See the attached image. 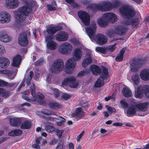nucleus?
<instances>
[{
    "instance_id": "obj_7",
    "label": "nucleus",
    "mask_w": 149,
    "mask_h": 149,
    "mask_svg": "<svg viewBox=\"0 0 149 149\" xmlns=\"http://www.w3.org/2000/svg\"><path fill=\"white\" fill-rule=\"evenodd\" d=\"M117 19V16L113 13H108L104 14L102 17L97 21L98 25L102 27H104L107 25L108 22L113 23Z\"/></svg>"
},
{
    "instance_id": "obj_15",
    "label": "nucleus",
    "mask_w": 149,
    "mask_h": 149,
    "mask_svg": "<svg viewBox=\"0 0 149 149\" xmlns=\"http://www.w3.org/2000/svg\"><path fill=\"white\" fill-rule=\"evenodd\" d=\"M78 15L79 18L85 26H88L89 25L90 18L89 15L87 12L80 10L78 12Z\"/></svg>"
},
{
    "instance_id": "obj_3",
    "label": "nucleus",
    "mask_w": 149,
    "mask_h": 149,
    "mask_svg": "<svg viewBox=\"0 0 149 149\" xmlns=\"http://www.w3.org/2000/svg\"><path fill=\"white\" fill-rule=\"evenodd\" d=\"M120 11L123 17L127 19V22H124L125 24L132 25L134 27L137 26L138 19H131L135 15V12L132 7L128 5L123 6L120 8Z\"/></svg>"
},
{
    "instance_id": "obj_64",
    "label": "nucleus",
    "mask_w": 149,
    "mask_h": 149,
    "mask_svg": "<svg viewBox=\"0 0 149 149\" xmlns=\"http://www.w3.org/2000/svg\"><path fill=\"white\" fill-rule=\"evenodd\" d=\"M122 125V123L118 122L114 123L112 124V125L114 126H121Z\"/></svg>"
},
{
    "instance_id": "obj_57",
    "label": "nucleus",
    "mask_w": 149,
    "mask_h": 149,
    "mask_svg": "<svg viewBox=\"0 0 149 149\" xmlns=\"http://www.w3.org/2000/svg\"><path fill=\"white\" fill-rule=\"evenodd\" d=\"M62 97L64 100H67L70 98V96L67 93H64L62 95Z\"/></svg>"
},
{
    "instance_id": "obj_34",
    "label": "nucleus",
    "mask_w": 149,
    "mask_h": 149,
    "mask_svg": "<svg viewBox=\"0 0 149 149\" xmlns=\"http://www.w3.org/2000/svg\"><path fill=\"white\" fill-rule=\"evenodd\" d=\"M37 114L39 116H42V114H44L47 115H55V114L54 112H51L49 110L46 109H43L41 111H38L37 112Z\"/></svg>"
},
{
    "instance_id": "obj_10",
    "label": "nucleus",
    "mask_w": 149,
    "mask_h": 149,
    "mask_svg": "<svg viewBox=\"0 0 149 149\" xmlns=\"http://www.w3.org/2000/svg\"><path fill=\"white\" fill-rule=\"evenodd\" d=\"M64 69L63 61L60 59H58L54 61L51 67L52 72L58 73L63 70Z\"/></svg>"
},
{
    "instance_id": "obj_47",
    "label": "nucleus",
    "mask_w": 149,
    "mask_h": 149,
    "mask_svg": "<svg viewBox=\"0 0 149 149\" xmlns=\"http://www.w3.org/2000/svg\"><path fill=\"white\" fill-rule=\"evenodd\" d=\"M115 95L114 93H113L111 96H108L107 97H105V99L106 101L111 100L112 102H114L115 100Z\"/></svg>"
},
{
    "instance_id": "obj_37",
    "label": "nucleus",
    "mask_w": 149,
    "mask_h": 149,
    "mask_svg": "<svg viewBox=\"0 0 149 149\" xmlns=\"http://www.w3.org/2000/svg\"><path fill=\"white\" fill-rule=\"evenodd\" d=\"M22 132V130H12L8 133V135L10 136H15L21 134Z\"/></svg>"
},
{
    "instance_id": "obj_40",
    "label": "nucleus",
    "mask_w": 149,
    "mask_h": 149,
    "mask_svg": "<svg viewBox=\"0 0 149 149\" xmlns=\"http://www.w3.org/2000/svg\"><path fill=\"white\" fill-rule=\"evenodd\" d=\"M132 79L134 85H137L139 84L140 79L138 74L133 75L132 77Z\"/></svg>"
},
{
    "instance_id": "obj_11",
    "label": "nucleus",
    "mask_w": 149,
    "mask_h": 149,
    "mask_svg": "<svg viewBox=\"0 0 149 149\" xmlns=\"http://www.w3.org/2000/svg\"><path fill=\"white\" fill-rule=\"evenodd\" d=\"M72 49V46L69 43L65 42L62 43L59 46L58 50L59 52L63 55L70 54Z\"/></svg>"
},
{
    "instance_id": "obj_61",
    "label": "nucleus",
    "mask_w": 149,
    "mask_h": 149,
    "mask_svg": "<svg viewBox=\"0 0 149 149\" xmlns=\"http://www.w3.org/2000/svg\"><path fill=\"white\" fill-rule=\"evenodd\" d=\"M51 77L52 75L50 74H47L46 77V81L47 82V83L48 84L50 83V82Z\"/></svg>"
},
{
    "instance_id": "obj_30",
    "label": "nucleus",
    "mask_w": 149,
    "mask_h": 149,
    "mask_svg": "<svg viewBox=\"0 0 149 149\" xmlns=\"http://www.w3.org/2000/svg\"><path fill=\"white\" fill-rule=\"evenodd\" d=\"M21 57L19 55H17L14 57L12 63V65L13 66L19 68L21 61Z\"/></svg>"
},
{
    "instance_id": "obj_20",
    "label": "nucleus",
    "mask_w": 149,
    "mask_h": 149,
    "mask_svg": "<svg viewBox=\"0 0 149 149\" xmlns=\"http://www.w3.org/2000/svg\"><path fill=\"white\" fill-rule=\"evenodd\" d=\"M68 34L65 31H61L58 32L55 36L56 39L59 42L66 41L68 39Z\"/></svg>"
},
{
    "instance_id": "obj_22",
    "label": "nucleus",
    "mask_w": 149,
    "mask_h": 149,
    "mask_svg": "<svg viewBox=\"0 0 149 149\" xmlns=\"http://www.w3.org/2000/svg\"><path fill=\"white\" fill-rule=\"evenodd\" d=\"M91 51L89 50L88 51V53L86 54V58L84 59L82 63V65L83 67H86L88 64L91 63L92 55L91 54Z\"/></svg>"
},
{
    "instance_id": "obj_19",
    "label": "nucleus",
    "mask_w": 149,
    "mask_h": 149,
    "mask_svg": "<svg viewBox=\"0 0 149 149\" xmlns=\"http://www.w3.org/2000/svg\"><path fill=\"white\" fill-rule=\"evenodd\" d=\"M12 69L13 70H12V71L8 70H0V73L6 74L8 76L9 79H13L16 74L18 70L15 68H14Z\"/></svg>"
},
{
    "instance_id": "obj_13",
    "label": "nucleus",
    "mask_w": 149,
    "mask_h": 149,
    "mask_svg": "<svg viewBox=\"0 0 149 149\" xmlns=\"http://www.w3.org/2000/svg\"><path fill=\"white\" fill-rule=\"evenodd\" d=\"M126 28L125 26L118 25L115 27L114 32H112L110 31L108 33L107 35L110 37L113 36L114 34L119 36L123 35L126 32Z\"/></svg>"
},
{
    "instance_id": "obj_42",
    "label": "nucleus",
    "mask_w": 149,
    "mask_h": 149,
    "mask_svg": "<svg viewBox=\"0 0 149 149\" xmlns=\"http://www.w3.org/2000/svg\"><path fill=\"white\" fill-rule=\"evenodd\" d=\"M0 94L4 97H7L8 96L9 93L8 91H6L5 89L0 88Z\"/></svg>"
},
{
    "instance_id": "obj_9",
    "label": "nucleus",
    "mask_w": 149,
    "mask_h": 149,
    "mask_svg": "<svg viewBox=\"0 0 149 149\" xmlns=\"http://www.w3.org/2000/svg\"><path fill=\"white\" fill-rule=\"evenodd\" d=\"M102 70L100 76L98 79L94 84L95 87H100L102 86L104 84V80L109 77L108 69L104 66H102Z\"/></svg>"
},
{
    "instance_id": "obj_8",
    "label": "nucleus",
    "mask_w": 149,
    "mask_h": 149,
    "mask_svg": "<svg viewBox=\"0 0 149 149\" xmlns=\"http://www.w3.org/2000/svg\"><path fill=\"white\" fill-rule=\"evenodd\" d=\"M135 97L137 98H141L143 96V93L146 96L149 97V86L145 85L142 86H139L137 89L135 86Z\"/></svg>"
},
{
    "instance_id": "obj_36",
    "label": "nucleus",
    "mask_w": 149,
    "mask_h": 149,
    "mask_svg": "<svg viewBox=\"0 0 149 149\" xmlns=\"http://www.w3.org/2000/svg\"><path fill=\"white\" fill-rule=\"evenodd\" d=\"M122 92L123 95L125 97H130L132 94L131 90L127 87H125L123 88Z\"/></svg>"
},
{
    "instance_id": "obj_49",
    "label": "nucleus",
    "mask_w": 149,
    "mask_h": 149,
    "mask_svg": "<svg viewBox=\"0 0 149 149\" xmlns=\"http://www.w3.org/2000/svg\"><path fill=\"white\" fill-rule=\"evenodd\" d=\"M45 129L46 131L48 132H52L54 131L56 129L54 127L49 125L46 126Z\"/></svg>"
},
{
    "instance_id": "obj_14",
    "label": "nucleus",
    "mask_w": 149,
    "mask_h": 149,
    "mask_svg": "<svg viewBox=\"0 0 149 149\" xmlns=\"http://www.w3.org/2000/svg\"><path fill=\"white\" fill-rule=\"evenodd\" d=\"M53 36L49 35L46 36L45 42L47 48L50 50H54L56 49L58 46V44L53 40Z\"/></svg>"
},
{
    "instance_id": "obj_31",
    "label": "nucleus",
    "mask_w": 149,
    "mask_h": 149,
    "mask_svg": "<svg viewBox=\"0 0 149 149\" xmlns=\"http://www.w3.org/2000/svg\"><path fill=\"white\" fill-rule=\"evenodd\" d=\"M61 29L58 26H48L47 29L46 31L47 33L52 34H54L57 31Z\"/></svg>"
},
{
    "instance_id": "obj_18",
    "label": "nucleus",
    "mask_w": 149,
    "mask_h": 149,
    "mask_svg": "<svg viewBox=\"0 0 149 149\" xmlns=\"http://www.w3.org/2000/svg\"><path fill=\"white\" fill-rule=\"evenodd\" d=\"M11 16L8 13L2 11L0 12V23H8L11 21Z\"/></svg>"
},
{
    "instance_id": "obj_35",
    "label": "nucleus",
    "mask_w": 149,
    "mask_h": 149,
    "mask_svg": "<svg viewBox=\"0 0 149 149\" xmlns=\"http://www.w3.org/2000/svg\"><path fill=\"white\" fill-rule=\"evenodd\" d=\"M49 105L50 108L56 110L60 109L61 107V105L59 103L54 102H49Z\"/></svg>"
},
{
    "instance_id": "obj_51",
    "label": "nucleus",
    "mask_w": 149,
    "mask_h": 149,
    "mask_svg": "<svg viewBox=\"0 0 149 149\" xmlns=\"http://www.w3.org/2000/svg\"><path fill=\"white\" fill-rule=\"evenodd\" d=\"M116 44H115L113 45L109 46L107 47V50L109 52H113L116 48L115 45Z\"/></svg>"
},
{
    "instance_id": "obj_29",
    "label": "nucleus",
    "mask_w": 149,
    "mask_h": 149,
    "mask_svg": "<svg viewBox=\"0 0 149 149\" xmlns=\"http://www.w3.org/2000/svg\"><path fill=\"white\" fill-rule=\"evenodd\" d=\"M90 69L94 75L97 76L100 74H101L102 72V68L101 69L98 66L95 65H91L90 67Z\"/></svg>"
},
{
    "instance_id": "obj_38",
    "label": "nucleus",
    "mask_w": 149,
    "mask_h": 149,
    "mask_svg": "<svg viewBox=\"0 0 149 149\" xmlns=\"http://www.w3.org/2000/svg\"><path fill=\"white\" fill-rule=\"evenodd\" d=\"M31 123L29 121H24L22 124L21 128L23 129H28L30 128Z\"/></svg>"
},
{
    "instance_id": "obj_44",
    "label": "nucleus",
    "mask_w": 149,
    "mask_h": 149,
    "mask_svg": "<svg viewBox=\"0 0 149 149\" xmlns=\"http://www.w3.org/2000/svg\"><path fill=\"white\" fill-rule=\"evenodd\" d=\"M120 104L123 109H125L128 107V104L124 99L121 100Z\"/></svg>"
},
{
    "instance_id": "obj_55",
    "label": "nucleus",
    "mask_w": 149,
    "mask_h": 149,
    "mask_svg": "<svg viewBox=\"0 0 149 149\" xmlns=\"http://www.w3.org/2000/svg\"><path fill=\"white\" fill-rule=\"evenodd\" d=\"M18 84L17 83H9L8 82V84H6V86H8V87H14L15 88L17 85Z\"/></svg>"
},
{
    "instance_id": "obj_21",
    "label": "nucleus",
    "mask_w": 149,
    "mask_h": 149,
    "mask_svg": "<svg viewBox=\"0 0 149 149\" xmlns=\"http://www.w3.org/2000/svg\"><path fill=\"white\" fill-rule=\"evenodd\" d=\"M18 42L22 46H25L27 45L29 41L25 32L22 33L18 37Z\"/></svg>"
},
{
    "instance_id": "obj_28",
    "label": "nucleus",
    "mask_w": 149,
    "mask_h": 149,
    "mask_svg": "<svg viewBox=\"0 0 149 149\" xmlns=\"http://www.w3.org/2000/svg\"><path fill=\"white\" fill-rule=\"evenodd\" d=\"M9 120L11 125L13 127H17L19 126L22 122L20 118L16 117L11 118Z\"/></svg>"
},
{
    "instance_id": "obj_50",
    "label": "nucleus",
    "mask_w": 149,
    "mask_h": 149,
    "mask_svg": "<svg viewBox=\"0 0 149 149\" xmlns=\"http://www.w3.org/2000/svg\"><path fill=\"white\" fill-rule=\"evenodd\" d=\"M105 107L110 114L112 112H116V110L114 108L110 107L107 105H106Z\"/></svg>"
},
{
    "instance_id": "obj_25",
    "label": "nucleus",
    "mask_w": 149,
    "mask_h": 149,
    "mask_svg": "<svg viewBox=\"0 0 149 149\" xmlns=\"http://www.w3.org/2000/svg\"><path fill=\"white\" fill-rule=\"evenodd\" d=\"M11 38L7 34L5 31L0 32V41L4 43H7L10 41Z\"/></svg>"
},
{
    "instance_id": "obj_1",
    "label": "nucleus",
    "mask_w": 149,
    "mask_h": 149,
    "mask_svg": "<svg viewBox=\"0 0 149 149\" xmlns=\"http://www.w3.org/2000/svg\"><path fill=\"white\" fill-rule=\"evenodd\" d=\"M21 1L25 5L19 7L14 12L15 22L14 26L15 29L17 31V29L20 30L24 24V21L26 17L31 12L32 7L35 3L33 0H21Z\"/></svg>"
},
{
    "instance_id": "obj_33",
    "label": "nucleus",
    "mask_w": 149,
    "mask_h": 149,
    "mask_svg": "<svg viewBox=\"0 0 149 149\" xmlns=\"http://www.w3.org/2000/svg\"><path fill=\"white\" fill-rule=\"evenodd\" d=\"M85 113L84 112L81 108H77L75 112L72 114V116L73 117H77L80 118L85 115Z\"/></svg>"
},
{
    "instance_id": "obj_62",
    "label": "nucleus",
    "mask_w": 149,
    "mask_h": 149,
    "mask_svg": "<svg viewBox=\"0 0 149 149\" xmlns=\"http://www.w3.org/2000/svg\"><path fill=\"white\" fill-rule=\"evenodd\" d=\"M35 76L36 78H38L40 76V71L38 69H36L35 72Z\"/></svg>"
},
{
    "instance_id": "obj_53",
    "label": "nucleus",
    "mask_w": 149,
    "mask_h": 149,
    "mask_svg": "<svg viewBox=\"0 0 149 149\" xmlns=\"http://www.w3.org/2000/svg\"><path fill=\"white\" fill-rule=\"evenodd\" d=\"M6 52V50L4 46L0 45V55H2Z\"/></svg>"
},
{
    "instance_id": "obj_58",
    "label": "nucleus",
    "mask_w": 149,
    "mask_h": 149,
    "mask_svg": "<svg viewBox=\"0 0 149 149\" xmlns=\"http://www.w3.org/2000/svg\"><path fill=\"white\" fill-rule=\"evenodd\" d=\"M8 84V82L5 81L3 80L0 79V86L3 87L6 86V84Z\"/></svg>"
},
{
    "instance_id": "obj_63",
    "label": "nucleus",
    "mask_w": 149,
    "mask_h": 149,
    "mask_svg": "<svg viewBox=\"0 0 149 149\" xmlns=\"http://www.w3.org/2000/svg\"><path fill=\"white\" fill-rule=\"evenodd\" d=\"M58 141V140L56 139H53L51 141L49 144L51 145H54Z\"/></svg>"
},
{
    "instance_id": "obj_32",
    "label": "nucleus",
    "mask_w": 149,
    "mask_h": 149,
    "mask_svg": "<svg viewBox=\"0 0 149 149\" xmlns=\"http://www.w3.org/2000/svg\"><path fill=\"white\" fill-rule=\"evenodd\" d=\"M49 119L52 121H56L57 120H59V122H57V124L58 126H62L64 123L65 119L61 116H58V118L49 117Z\"/></svg>"
},
{
    "instance_id": "obj_27",
    "label": "nucleus",
    "mask_w": 149,
    "mask_h": 149,
    "mask_svg": "<svg viewBox=\"0 0 149 149\" xmlns=\"http://www.w3.org/2000/svg\"><path fill=\"white\" fill-rule=\"evenodd\" d=\"M10 61L7 58L3 57H0V69L6 68L9 64Z\"/></svg>"
},
{
    "instance_id": "obj_59",
    "label": "nucleus",
    "mask_w": 149,
    "mask_h": 149,
    "mask_svg": "<svg viewBox=\"0 0 149 149\" xmlns=\"http://www.w3.org/2000/svg\"><path fill=\"white\" fill-rule=\"evenodd\" d=\"M63 143L62 142L58 143L55 149H63Z\"/></svg>"
},
{
    "instance_id": "obj_41",
    "label": "nucleus",
    "mask_w": 149,
    "mask_h": 149,
    "mask_svg": "<svg viewBox=\"0 0 149 149\" xmlns=\"http://www.w3.org/2000/svg\"><path fill=\"white\" fill-rule=\"evenodd\" d=\"M50 93L54 94L55 98L58 97L59 95V90L53 88H51L50 90Z\"/></svg>"
},
{
    "instance_id": "obj_16",
    "label": "nucleus",
    "mask_w": 149,
    "mask_h": 149,
    "mask_svg": "<svg viewBox=\"0 0 149 149\" xmlns=\"http://www.w3.org/2000/svg\"><path fill=\"white\" fill-rule=\"evenodd\" d=\"M19 2L18 0H5L4 5L8 9H14L19 6Z\"/></svg>"
},
{
    "instance_id": "obj_23",
    "label": "nucleus",
    "mask_w": 149,
    "mask_h": 149,
    "mask_svg": "<svg viewBox=\"0 0 149 149\" xmlns=\"http://www.w3.org/2000/svg\"><path fill=\"white\" fill-rule=\"evenodd\" d=\"M137 111V110L135 104H132L128 107L125 114L128 117H132L134 115L137 116L138 115L136 113Z\"/></svg>"
},
{
    "instance_id": "obj_54",
    "label": "nucleus",
    "mask_w": 149,
    "mask_h": 149,
    "mask_svg": "<svg viewBox=\"0 0 149 149\" xmlns=\"http://www.w3.org/2000/svg\"><path fill=\"white\" fill-rule=\"evenodd\" d=\"M68 3L71 4H73V6L74 7L76 8L78 7V4L76 3H74V1L73 0H65Z\"/></svg>"
},
{
    "instance_id": "obj_56",
    "label": "nucleus",
    "mask_w": 149,
    "mask_h": 149,
    "mask_svg": "<svg viewBox=\"0 0 149 149\" xmlns=\"http://www.w3.org/2000/svg\"><path fill=\"white\" fill-rule=\"evenodd\" d=\"M43 59H40L39 60L37 61H36L34 63L35 66H38L42 65L43 63Z\"/></svg>"
},
{
    "instance_id": "obj_60",
    "label": "nucleus",
    "mask_w": 149,
    "mask_h": 149,
    "mask_svg": "<svg viewBox=\"0 0 149 149\" xmlns=\"http://www.w3.org/2000/svg\"><path fill=\"white\" fill-rule=\"evenodd\" d=\"M84 134V132L82 131L80 134H79L77 136V141L78 142L79 141H80L81 139V137L83 136Z\"/></svg>"
},
{
    "instance_id": "obj_17",
    "label": "nucleus",
    "mask_w": 149,
    "mask_h": 149,
    "mask_svg": "<svg viewBox=\"0 0 149 149\" xmlns=\"http://www.w3.org/2000/svg\"><path fill=\"white\" fill-rule=\"evenodd\" d=\"M145 62V61L142 60H133L130 65L131 70L133 72L137 71L138 68L141 65L144 63Z\"/></svg>"
},
{
    "instance_id": "obj_2",
    "label": "nucleus",
    "mask_w": 149,
    "mask_h": 149,
    "mask_svg": "<svg viewBox=\"0 0 149 149\" xmlns=\"http://www.w3.org/2000/svg\"><path fill=\"white\" fill-rule=\"evenodd\" d=\"M71 42L75 45L79 46L75 48L72 54L73 58H70L65 63V72L67 74H71L73 72L76 65V61L80 60L82 56L81 51L82 45L78 39L73 38L71 40Z\"/></svg>"
},
{
    "instance_id": "obj_52",
    "label": "nucleus",
    "mask_w": 149,
    "mask_h": 149,
    "mask_svg": "<svg viewBox=\"0 0 149 149\" xmlns=\"http://www.w3.org/2000/svg\"><path fill=\"white\" fill-rule=\"evenodd\" d=\"M89 72V70H82L79 72L77 74V76L80 77H82L86 73H88Z\"/></svg>"
},
{
    "instance_id": "obj_6",
    "label": "nucleus",
    "mask_w": 149,
    "mask_h": 149,
    "mask_svg": "<svg viewBox=\"0 0 149 149\" xmlns=\"http://www.w3.org/2000/svg\"><path fill=\"white\" fill-rule=\"evenodd\" d=\"M30 90L32 97L31 98L27 97V95L30 93L29 91L27 90L22 93L21 95L22 98L24 100L32 103L38 102L42 100L44 98V95L40 93L36 94V88L33 84L31 85L30 87Z\"/></svg>"
},
{
    "instance_id": "obj_12",
    "label": "nucleus",
    "mask_w": 149,
    "mask_h": 149,
    "mask_svg": "<svg viewBox=\"0 0 149 149\" xmlns=\"http://www.w3.org/2000/svg\"><path fill=\"white\" fill-rule=\"evenodd\" d=\"M62 85L63 86L68 85L71 88H76L78 86V83L75 77L70 76L64 79Z\"/></svg>"
},
{
    "instance_id": "obj_4",
    "label": "nucleus",
    "mask_w": 149,
    "mask_h": 149,
    "mask_svg": "<svg viewBox=\"0 0 149 149\" xmlns=\"http://www.w3.org/2000/svg\"><path fill=\"white\" fill-rule=\"evenodd\" d=\"M96 26L95 23L93 24L89 27L85 28L86 32L91 40L93 42L96 41L100 45H102L107 42V37L102 34H99L94 36V34L96 32Z\"/></svg>"
},
{
    "instance_id": "obj_26",
    "label": "nucleus",
    "mask_w": 149,
    "mask_h": 149,
    "mask_svg": "<svg viewBox=\"0 0 149 149\" xmlns=\"http://www.w3.org/2000/svg\"><path fill=\"white\" fill-rule=\"evenodd\" d=\"M33 75V72L32 71H30L29 72V76L28 77V78L22 81L21 83L18 87L17 91H19L22 87L24 86L25 84L24 83L25 81H26L27 85L30 84Z\"/></svg>"
},
{
    "instance_id": "obj_45",
    "label": "nucleus",
    "mask_w": 149,
    "mask_h": 149,
    "mask_svg": "<svg viewBox=\"0 0 149 149\" xmlns=\"http://www.w3.org/2000/svg\"><path fill=\"white\" fill-rule=\"evenodd\" d=\"M54 131L56 132V135L58 136L59 138L61 137L62 134L64 132V130H60L58 129H56Z\"/></svg>"
},
{
    "instance_id": "obj_43",
    "label": "nucleus",
    "mask_w": 149,
    "mask_h": 149,
    "mask_svg": "<svg viewBox=\"0 0 149 149\" xmlns=\"http://www.w3.org/2000/svg\"><path fill=\"white\" fill-rule=\"evenodd\" d=\"M52 5L48 4L47 5L48 9L49 11H52L56 9V3L53 1L52 3Z\"/></svg>"
},
{
    "instance_id": "obj_39",
    "label": "nucleus",
    "mask_w": 149,
    "mask_h": 149,
    "mask_svg": "<svg viewBox=\"0 0 149 149\" xmlns=\"http://www.w3.org/2000/svg\"><path fill=\"white\" fill-rule=\"evenodd\" d=\"M125 51V49H122L116 58V60L117 61L120 62L123 58V54Z\"/></svg>"
},
{
    "instance_id": "obj_5",
    "label": "nucleus",
    "mask_w": 149,
    "mask_h": 149,
    "mask_svg": "<svg viewBox=\"0 0 149 149\" xmlns=\"http://www.w3.org/2000/svg\"><path fill=\"white\" fill-rule=\"evenodd\" d=\"M118 5V3L116 1L111 3L109 1H105L101 2V4H91L88 6L87 8H89L94 11H106L115 8Z\"/></svg>"
},
{
    "instance_id": "obj_46",
    "label": "nucleus",
    "mask_w": 149,
    "mask_h": 149,
    "mask_svg": "<svg viewBox=\"0 0 149 149\" xmlns=\"http://www.w3.org/2000/svg\"><path fill=\"white\" fill-rule=\"evenodd\" d=\"M26 106L27 107H29L30 106V104L28 103H24L21 105H19L18 107L19 108L17 109V111H22L24 110V108H23V106Z\"/></svg>"
},
{
    "instance_id": "obj_24",
    "label": "nucleus",
    "mask_w": 149,
    "mask_h": 149,
    "mask_svg": "<svg viewBox=\"0 0 149 149\" xmlns=\"http://www.w3.org/2000/svg\"><path fill=\"white\" fill-rule=\"evenodd\" d=\"M149 104L148 102H145L135 104L137 111H145L148 109Z\"/></svg>"
},
{
    "instance_id": "obj_48",
    "label": "nucleus",
    "mask_w": 149,
    "mask_h": 149,
    "mask_svg": "<svg viewBox=\"0 0 149 149\" xmlns=\"http://www.w3.org/2000/svg\"><path fill=\"white\" fill-rule=\"evenodd\" d=\"M95 50L97 52H100L103 54H105L106 52V50L104 47H97L96 48Z\"/></svg>"
}]
</instances>
